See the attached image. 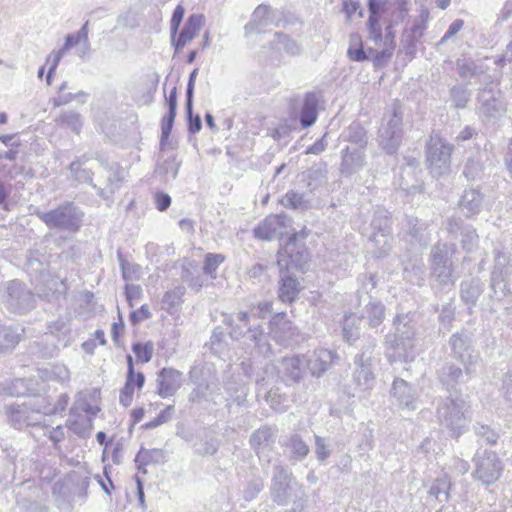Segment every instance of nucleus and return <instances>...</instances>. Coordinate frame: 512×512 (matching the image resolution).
I'll use <instances>...</instances> for the list:
<instances>
[{"instance_id":"nucleus-1","label":"nucleus","mask_w":512,"mask_h":512,"mask_svg":"<svg viewBox=\"0 0 512 512\" xmlns=\"http://www.w3.org/2000/svg\"><path fill=\"white\" fill-rule=\"evenodd\" d=\"M435 415L442 429L452 438L464 434L471 422L470 404L460 395L450 394L436 402Z\"/></svg>"},{"instance_id":"nucleus-2","label":"nucleus","mask_w":512,"mask_h":512,"mask_svg":"<svg viewBox=\"0 0 512 512\" xmlns=\"http://www.w3.org/2000/svg\"><path fill=\"white\" fill-rule=\"evenodd\" d=\"M272 312V303L269 301L259 302L250 312H238L228 322L231 326L230 335L238 340L246 337L258 348L270 350L267 336L259 324H251L252 318H265Z\"/></svg>"},{"instance_id":"nucleus-3","label":"nucleus","mask_w":512,"mask_h":512,"mask_svg":"<svg viewBox=\"0 0 512 512\" xmlns=\"http://www.w3.org/2000/svg\"><path fill=\"white\" fill-rule=\"evenodd\" d=\"M376 346L374 337L364 336L360 352L354 356L351 378L358 392L369 394L375 386V368L380 361Z\"/></svg>"},{"instance_id":"nucleus-4","label":"nucleus","mask_w":512,"mask_h":512,"mask_svg":"<svg viewBox=\"0 0 512 512\" xmlns=\"http://www.w3.org/2000/svg\"><path fill=\"white\" fill-rule=\"evenodd\" d=\"M395 333L386 336V356L390 361H411L415 357V323L409 314L397 315Z\"/></svg>"},{"instance_id":"nucleus-5","label":"nucleus","mask_w":512,"mask_h":512,"mask_svg":"<svg viewBox=\"0 0 512 512\" xmlns=\"http://www.w3.org/2000/svg\"><path fill=\"white\" fill-rule=\"evenodd\" d=\"M35 215L53 230L75 232L82 222L84 213L71 201H65L49 211H35Z\"/></svg>"},{"instance_id":"nucleus-6","label":"nucleus","mask_w":512,"mask_h":512,"mask_svg":"<svg viewBox=\"0 0 512 512\" xmlns=\"http://www.w3.org/2000/svg\"><path fill=\"white\" fill-rule=\"evenodd\" d=\"M403 113L398 104L385 113L378 130L379 146L389 155L397 152L403 138Z\"/></svg>"},{"instance_id":"nucleus-7","label":"nucleus","mask_w":512,"mask_h":512,"mask_svg":"<svg viewBox=\"0 0 512 512\" xmlns=\"http://www.w3.org/2000/svg\"><path fill=\"white\" fill-rule=\"evenodd\" d=\"M1 303L10 312L24 314L35 307V296L24 283L11 280L0 284Z\"/></svg>"},{"instance_id":"nucleus-8","label":"nucleus","mask_w":512,"mask_h":512,"mask_svg":"<svg viewBox=\"0 0 512 512\" xmlns=\"http://www.w3.org/2000/svg\"><path fill=\"white\" fill-rule=\"evenodd\" d=\"M453 146L438 134H432L426 145V159L433 176L441 177L450 172Z\"/></svg>"},{"instance_id":"nucleus-9","label":"nucleus","mask_w":512,"mask_h":512,"mask_svg":"<svg viewBox=\"0 0 512 512\" xmlns=\"http://www.w3.org/2000/svg\"><path fill=\"white\" fill-rule=\"evenodd\" d=\"M454 248L446 243H437L433 246L431 258V275L440 285H454L452 255Z\"/></svg>"},{"instance_id":"nucleus-10","label":"nucleus","mask_w":512,"mask_h":512,"mask_svg":"<svg viewBox=\"0 0 512 512\" xmlns=\"http://www.w3.org/2000/svg\"><path fill=\"white\" fill-rule=\"evenodd\" d=\"M300 489L294 480L292 473L281 464L273 468L270 495L272 500L279 505H286L294 497H297V491Z\"/></svg>"},{"instance_id":"nucleus-11","label":"nucleus","mask_w":512,"mask_h":512,"mask_svg":"<svg viewBox=\"0 0 512 512\" xmlns=\"http://www.w3.org/2000/svg\"><path fill=\"white\" fill-rule=\"evenodd\" d=\"M450 356L466 367L467 373L471 372V366H476L480 355L473 345L472 335L467 331L452 334L448 341Z\"/></svg>"},{"instance_id":"nucleus-12","label":"nucleus","mask_w":512,"mask_h":512,"mask_svg":"<svg viewBox=\"0 0 512 512\" xmlns=\"http://www.w3.org/2000/svg\"><path fill=\"white\" fill-rule=\"evenodd\" d=\"M370 241L375 245L376 257H384L391 250V221L389 212L383 208L375 210L371 221Z\"/></svg>"},{"instance_id":"nucleus-13","label":"nucleus","mask_w":512,"mask_h":512,"mask_svg":"<svg viewBox=\"0 0 512 512\" xmlns=\"http://www.w3.org/2000/svg\"><path fill=\"white\" fill-rule=\"evenodd\" d=\"M37 397L29 399L27 402L7 407L8 422L15 429L21 430L31 425L38 424L43 415L38 407Z\"/></svg>"},{"instance_id":"nucleus-14","label":"nucleus","mask_w":512,"mask_h":512,"mask_svg":"<svg viewBox=\"0 0 512 512\" xmlns=\"http://www.w3.org/2000/svg\"><path fill=\"white\" fill-rule=\"evenodd\" d=\"M309 252L304 243L298 241L297 235H292L279 252V267L304 272L309 262Z\"/></svg>"},{"instance_id":"nucleus-15","label":"nucleus","mask_w":512,"mask_h":512,"mask_svg":"<svg viewBox=\"0 0 512 512\" xmlns=\"http://www.w3.org/2000/svg\"><path fill=\"white\" fill-rule=\"evenodd\" d=\"M478 114L484 122H494L506 113V103L498 90L485 88L478 93Z\"/></svg>"},{"instance_id":"nucleus-16","label":"nucleus","mask_w":512,"mask_h":512,"mask_svg":"<svg viewBox=\"0 0 512 512\" xmlns=\"http://www.w3.org/2000/svg\"><path fill=\"white\" fill-rule=\"evenodd\" d=\"M475 477L484 484L494 483L503 470L502 463L495 452H478L475 457Z\"/></svg>"},{"instance_id":"nucleus-17","label":"nucleus","mask_w":512,"mask_h":512,"mask_svg":"<svg viewBox=\"0 0 512 512\" xmlns=\"http://www.w3.org/2000/svg\"><path fill=\"white\" fill-rule=\"evenodd\" d=\"M476 373V366H471V372L467 373L466 367L456 365L452 362H446L438 371V380L444 389L450 394L456 392L457 386L466 383Z\"/></svg>"},{"instance_id":"nucleus-18","label":"nucleus","mask_w":512,"mask_h":512,"mask_svg":"<svg viewBox=\"0 0 512 512\" xmlns=\"http://www.w3.org/2000/svg\"><path fill=\"white\" fill-rule=\"evenodd\" d=\"M391 397L401 409L414 411L417 408L418 394L416 390L405 380L395 378L390 390Z\"/></svg>"},{"instance_id":"nucleus-19","label":"nucleus","mask_w":512,"mask_h":512,"mask_svg":"<svg viewBox=\"0 0 512 512\" xmlns=\"http://www.w3.org/2000/svg\"><path fill=\"white\" fill-rule=\"evenodd\" d=\"M280 377L287 383L300 382L305 373V355H292L282 358L278 366Z\"/></svg>"},{"instance_id":"nucleus-20","label":"nucleus","mask_w":512,"mask_h":512,"mask_svg":"<svg viewBox=\"0 0 512 512\" xmlns=\"http://www.w3.org/2000/svg\"><path fill=\"white\" fill-rule=\"evenodd\" d=\"M289 222L286 215H270L267 216L254 229V235L261 240H272L285 233V229Z\"/></svg>"},{"instance_id":"nucleus-21","label":"nucleus","mask_w":512,"mask_h":512,"mask_svg":"<svg viewBox=\"0 0 512 512\" xmlns=\"http://www.w3.org/2000/svg\"><path fill=\"white\" fill-rule=\"evenodd\" d=\"M296 334V329L287 319L285 313H278L272 317L269 323L267 336L281 345H288Z\"/></svg>"},{"instance_id":"nucleus-22","label":"nucleus","mask_w":512,"mask_h":512,"mask_svg":"<svg viewBox=\"0 0 512 512\" xmlns=\"http://www.w3.org/2000/svg\"><path fill=\"white\" fill-rule=\"evenodd\" d=\"M404 161L405 164L400 175L399 186L408 194L420 193L422 185L416 179L417 173L421 171L419 160L414 157L405 156Z\"/></svg>"},{"instance_id":"nucleus-23","label":"nucleus","mask_w":512,"mask_h":512,"mask_svg":"<svg viewBox=\"0 0 512 512\" xmlns=\"http://www.w3.org/2000/svg\"><path fill=\"white\" fill-rule=\"evenodd\" d=\"M387 0H369L368 11L369 18L367 21V28L369 32V39L376 45L382 42V27L380 19L385 12Z\"/></svg>"},{"instance_id":"nucleus-24","label":"nucleus","mask_w":512,"mask_h":512,"mask_svg":"<svg viewBox=\"0 0 512 512\" xmlns=\"http://www.w3.org/2000/svg\"><path fill=\"white\" fill-rule=\"evenodd\" d=\"M158 394L162 398L173 396L182 385V373L173 368H163L157 376Z\"/></svg>"},{"instance_id":"nucleus-25","label":"nucleus","mask_w":512,"mask_h":512,"mask_svg":"<svg viewBox=\"0 0 512 512\" xmlns=\"http://www.w3.org/2000/svg\"><path fill=\"white\" fill-rule=\"evenodd\" d=\"M86 162L87 157L81 156L70 163L68 170L70 171L72 178L78 183H87L91 185V187L96 190V193L99 197L108 201L109 196L106 193V190L104 188L98 187L93 183V172L89 169L83 168V165H85Z\"/></svg>"},{"instance_id":"nucleus-26","label":"nucleus","mask_w":512,"mask_h":512,"mask_svg":"<svg viewBox=\"0 0 512 512\" xmlns=\"http://www.w3.org/2000/svg\"><path fill=\"white\" fill-rule=\"evenodd\" d=\"M276 433V428L264 425L251 434L249 443L259 459H262L265 451L275 443Z\"/></svg>"},{"instance_id":"nucleus-27","label":"nucleus","mask_w":512,"mask_h":512,"mask_svg":"<svg viewBox=\"0 0 512 512\" xmlns=\"http://www.w3.org/2000/svg\"><path fill=\"white\" fill-rule=\"evenodd\" d=\"M335 353L327 349L315 350L309 357L305 356V366L312 376L321 377L330 367Z\"/></svg>"},{"instance_id":"nucleus-28","label":"nucleus","mask_w":512,"mask_h":512,"mask_svg":"<svg viewBox=\"0 0 512 512\" xmlns=\"http://www.w3.org/2000/svg\"><path fill=\"white\" fill-rule=\"evenodd\" d=\"M365 165V149L346 147L341 151L340 171L346 176L359 172Z\"/></svg>"},{"instance_id":"nucleus-29","label":"nucleus","mask_w":512,"mask_h":512,"mask_svg":"<svg viewBox=\"0 0 512 512\" xmlns=\"http://www.w3.org/2000/svg\"><path fill=\"white\" fill-rule=\"evenodd\" d=\"M279 298L284 303L293 302L299 292L300 283L292 270L280 267Z\"/></svg>"},{"instance_id":"nucleus-30","label":"nucleus","mask_w":512,"mask_h":512,"mask_svg":"<svg viewBox=\"0 0 512 512\" xmlns=\"http://www.w3.org/2000/svg\"><path fill=\"white\" fill-rule=\"evenodd\" d=\"M320 94L316 92H307L303 97V103L299 115V122L303 128L312 126L318 117V105Z\"/></svg>"},{"instance_id":"nucleus-31","label":"nucleus","mask_w":512,"mask_h":512,"mask_svg":"<svg viewBox=\"0 0 512 512\" xmlns=\"http://www.w3.org/2000/svg\"><path fill=\"white\" fill-rule=\"evenodd\" d=\"M168 112L161 120V139L160 146L164 149L166 142L171 134L177 111V88L173 87L168 96H166Z\"/></svg>"},{"instance_id":"nucleus-32","label":"nucleus","mask_w":512,"mask_h":512,"mask_svg":"<svg viewBox=\"0 0 512 512\" xmlns=\"http://www.w3.org/2000/svg\"><path fill=\"white\" fill-rule=\"evenodd\" d=\"M204 23V16L201 14H192L188 17L183 30L178 38L174 37L172 44L176 51L181 50L189 41L195 38Z\"/></svg>"},{"instance_id":"nucleus-33","label":"nucleus","mask_w":512,"mask_h":512,"mask_svg":"<svg viewBox=\"0 0 512 512\" xmlns=\"http://www.w3.org/2000/svg\"><path fill=\"white\" fill-rule=\"evenodd\" d=\"M384 47L381 51L373 48H369V53L372 57V61L376 67H381L392 57L396 44H395V33L391 25H388L385 29Z\"/></svg>"},{"instance_id":"nucleus-34","label":"nucleus","mask_w":512,"mask_h":512,"mask_svg":"<svg viewBox=\"0 0 512 512\" xmlns=\"http://www.w3.org/2000/svg\"><path fill=\"white\" fill-rule=\"evenodd\" d=\"M483 200L484 196L479 189H467L459 200V207L466 217H472L481 212Z\"/></svg>"},{"instance_id":"nucleus-35","label":"nucleus","mask_w":512,"mask_h":512,"mask_svg":"<svg viewBox=\"0 0 512 512\" xmlns=\"http://www.w3.org/2000/svg\"><path fill=\"white\" fill-rule=\"evenodd\" d=\"M404 221V236H409V241L411 243H417L420 246H425L427 244V238L425 237L427 224L412 216H406Z\"/></svg>"},{"instance_id":"nucleus-36","label":"nucleus","mask_w":512,"mask_h":512,"mask_svg":"<svg viewBox=\"0 0 512 512\" xmlns=\"http://www.w3.org/2000/svg\"><path fill=\"white\" fill-rule=\"evenodd\" d=\"M272 10L268 5H259L253 12L250 22L246 25L249 32L261 33L266 27L271 25Z\"/></svg>"},{"instance_id":"nucleus-37","label":"nucleus","mask_w":512,"mask_h":512,"mask_svg":"<svg viewBox=\"0 0 512 512\" xmlns=\"http://www.w3.org/2000/svg\"><path fill=\"white\" fill-rule=\"evenodd\" d=\"M483 293V284L478 278L463 281L460 285L461 300L471 309Z\"/></svg>"},{"instance_id":"nucleus-38","label":"nucleus","mask_w":512,"mask_h":512,"mask_svg":"<svg viewBox=\"0 0 512 512\" xmlns=\"http://www.w3.org/2000/svg\"><path fill=\"white\" fill-rule=\"evenodd\" d=\"M23 332L24 329L20 325H0V352L18 344Z\"/></svg>"},{"instance_id":"nucleus-39","label":"nucleus","mask_w":512,"mask_h":512,"mask_svg":"<svg viewBox=\"0 0 512 512\" xmlns=\"http://www.w3.org/2000/svg\"><path fill=\"white\" fill-rule=\"evenodd\" d=\"M422 27L419 24H413L410 30H404L401 38L402 50L409 60H411L416 54V38L421 37Z\"/></svg>"},{"instance_id":"nucleus-40","label":"nucleus","mask_w":512,"mask_h":512,"mask_svg":"<svg viewBox=\"0 0 512 512\" xmlns=\"http://www.w3.org/2000/svg\"><path fill=\"white\" fill-rule=\"evenodd\" d=\"M55 122L58 126L68 128L77 135L80 134L83 126L82 116L74 110L62 111Z\"/></svg>"},{"instance_id":"nucleus-41","label":"nucleus","mask_w":512,"mask_h":512,"mask_svg":"<svg viewBox=\"0 0 512 512\" xmlns=\"http://www.w3.org/2000/svg\"><path fill=\"white\" fill-rule=\"evenodd\" d=\"M361 319L355 314L346 315L343 322L342 335L345 342L353 345L360 337L359 324Z\"/></svg>"},{"instance_id":"nucleus-42","label":"nucleus","mask_w":512,"mask_h":512,"mask_svg":"<svg viewBox=\"0 0 512 512\" xmlns=\"http://www.w3.org/2000/svg\"><path fill=\"white\" fill-rule=\"evenodd\" d=\"M37 400L44 418L64 411L68 405L69 397L67 394H61L55 404H52L46 397L37 396Z\"/></svg>"},{"instance_id":"nucleus-43","label":"nucleus","mask_w":512,"mask_h":512,"mask_svg":"<svg viewBox=\"0 0 512 512\" xmlns=\"http://www.w3.org/2000/svg\"><path fill=\"white\" fill-rule=\"evenodd\" d=\"M290 450V459L292 461H302L309 454V446L298 434L291 435L285 443Z\"/></svg>"},{"instance_id":"nucleus-44","label":"nucleus","mask_w":512,"mask_h":512,"mask_svg":"<svg viewBox=\"0 0 512 512\" xmlns=\"http://www.w3.org/2000/svg\"><path fill=\"white\" fill-rule=\"evenodd\" d=\"M165 461V451L162 449H144L141 448L136 455L135 462L139 464L138 469L146 472L141 466L150 463H163Z\"/></svg>"},{"instance_id":"nucleus-45","label":"nucleus","mask_w":512,"mask_h":512,"mask_svg":"<svg viewBox=\"0 0 512 512\" xmlns=\"http://www.w3.org/2000/svg\"><path fill=\"white\" fill-rule=\"evenodd\" d=\"M363 317L368 320L369 326L378 327L384 320L385 307L381 302H369L363 311Z\"/></svg>"},{"instance_id":"nucleus-46","label":"nucleus","mask_w":512,"mask_h":512,"mask_svg":"<svg viewBox=\"0 0 512 512\" xmlns=\"http://www.w3.org/2000/svg\"><path fill=\"white\" fill-rule=\"evenodd\" d=\"M345 140L356 144L358 148L365 149L368 143L367 131L359 123L353 122L345 132Z\"/></svg>"},{"instance_id":"nucleus-47","label":"nucleus","mask_w":512,"mask_h":512,"mask_svg":"<svg viewBox=\"0 0 512 512\" xmlns=\"http://www.w3.org/2000/svg\"><path fill=\"white\" fill-rule=\"evenodd\" d=\"M450 487L451 483L447 476L437 478L429 488V496L434 497L439 503L446 502L449 498Z\"/></svg>"},{"instance_id":"nucleus-48","label":"nucleus","mask_w":512,"mask_h":512,"mask_svg":"<svg viewBox=\"0 0 512 512\" xmlns=\"http://www.w3.org/2000/svg\"><path fill=\"white\" fill-rule=\"evenodd\" d=\"M348 57L352 61L363 62L371 59L369 49L365 51L362 46L361 37L358 34H352L350 36V45L347 51Z\"/></svg>"},{"instance_id":"nucleus-49","label":"nucleus","mask_w":512,"mask_h":512,"mask_svg":"<svg viewBox=\"0 0 512 512\" xmlns=\"http://www.w3.org/2000/svg\"><path fill=\"white\" fill-rule=\"evenodd\" d=\"M184 293L185 288L183 286H176L167 291L162 298L163 308L169 313L177 310L182 304Z\"/></svg>"},{"instance_id":"nucleus-50","label":"nucleus","mask_w":512,"mask_h":512,"mask_svg":"<svg viewBox=\"0 0 512 512\" xmlns=\"http://www.w3.org/2000/svg\"><path fill=\"white\" fill-rule=\"evenodd\" d=\"M510 263V256L503 252H497L494 259V268L492 271V281L501 282L507 275V267Z\"/></svg>"},{"instance_id":"nucleus-51","label":"nucleus","mask_w":512,"mask_h":512,"mask_svg":"<svg viewBox=\"0 0 512 512\" xmlns=\"http://www.w3.org/2000/svg\"><path fill=\"white\" fill-rule=\"evenodd\" d=\"M119 264L122 271V277L125 281L139 280L142 276V267L139 264L131 263L118 253Z\"/></svg>"},{"instance_id":"nucleus-52","label":"nucleus","mask_w":512,"mask_h":512,"mask_svg":"<svg viewBox=\"0 0 512 512\" xmlns=\"http://www.w3.org/2000/svg\"><path fill=\"white\" fill-rule=\"evenodd\" d=\"M225 261L223 254L207 253L203 263V273L211 279H216L218 267Z\"/></svg>"},{"instance_id":"nucleus-53","label":"nucleus","mask_w":512,"mask_h":512,"mask_svg":"<svg viewBox=\"0 0 512 512\" xmlns=\"http://www.w3.org/2000/svg\"><path fill=\"white\" fill-rule=\"evenodd\" d=\"M67 426L76 435L85 436L90 429L91 419L76 413L75 416H71V418L68 419Z\"/></svg>"},{"instance_id":"nucleus-54","label":"nucleus","mask_w":512,"mask_h":512,"mask_svg":"<svg viewBox=\"0 0 512 512\" xmlns=\"http://www.w3.org/2000/svg\"><path fill=\"white\" fill-rule=\"evenodd\" d=\"M461 245L467 253L474 251L478 247L479 236L471 225H466L461 233Z\"/></svg>"},{"instance_id":"nucleus-55","label":"nucleus","mask_w":512,"mask_h":512,"mask_svg":"<svg viewBox=\"0 0 512 512\" xmlns=\"http://www.w3.org/2000/svg\"><path fill=\"white\" fill-rule=\"evenodd\" d=\"M450 94L456 108H465L471 97V92L462 85L453 86Z\"/></svg>"},{"instance_id":"nucleus-56","label":"nucleus","mask_w":512,"mask_h":512,"mask_svg":"<svg viewBox=\"0 0 512 512\" xmlns=\"http://www.w3.org/2000/svg\"><path fill=\"white\" fill-rule=\"evenodd\" d=\"M180 163L177 162L175 157H169L164 160L157 168V172L164 175L166 179L174 180L179 171Z\"/></svg>"},{"instance_id":"nucleus-57","label":"nucleus","mask_w":512,"mask_h":512,"mask_svg":"<svg viewBox=\"0 0 512 512\" xmlns=\"http://www.w3.org/2000/svg\"><path fill=\"white\" fill-rule=\"evenodd\" d=\"M218 447V441L214 438L201 439L194 444L195 452L200 456L213 455L217 452Z\"/></svg>"},{"instance_id":"nucleus-58","label":"nucleus","mask_w":512,"mask_h":512,"mask_svg":"<svg viewBox=\"0 0 512 512\" xmlns=\"http://www.w3.org/2000/svg\"><path fill=\"white\" fill-rule=\"evenodd\" d=\"M282 204L285 207H289L295 210H303L307 207L303 195L294 191H289L285 194V196L282 199Z\"/></svg>"},{"instance_id":"nucleus-59","label":"nucleus","mask_w":512,"mask_h":512,"mask_svg":"<svg viewBox=\"0 0 512 512\" xmlns=\"http://www.w3.org/2000/svg\"><path fill=\"white\" fill-rule=\"evenodd\" d=\"M276 47L277 49H283L290 55H297L300 53L299 45L284 34H277Z\"/></svg>"},{"instance_id":"nucleus-60","label":"nucleus","mask_w":512,"mask_h":512,"mask_svg":"<svg viewBox=\"0 0 512 512\" xmlns=\"http://www.w3.org/2000/svg\"><path fill=\"white\" fill-rule=\"evenodd\" d=\"M132 351L136 355L138 361L141 363H148L152 358L153 345L151 343H134Z\"/></svg>"},{"instance_id":"nucleus-61","label":"nucleus","mask_w":512,"mask_h":512,"mask_svg":"<svg viewBox=\"0 0 512 512\" xmlns=\"http://www.w3.org/2000/svg\"><path fill=\"white\" fill-rule=\"evenodd\" d=\"M315 455L321 463H324L331 455L326 439L318 435H315Z\"/></svg>"},{"instance_id":"nucleus-62","label":"nucleus","mask_w":512,"mask_h":512,"mask_svg":"<svg viewBox=\"0 0 512 512\" xmlns=\"http://www.w3.org/2000/svg\"><path fill=\"white\" fill-rule=\"evenodd\" d=\"M64 53L59 50H53L46 59V63L49 64V69L46 77V82L48 85H51L52 75L57 69L61 59L63 58Z\"/></svg>"},{"instance_id":"nucleus-63","label":"nucleus","mask_w":512,"mask_h":512,"mask_svg":"<svg viewBox=\"0 0 512 512\" xmlns=\"http://www.w3.org/2000/svg\"><path fill=\"white\" fill-rule=\"evenodd\" d=\"M30 428V434L34 440L39 444H45L44 439L47 438L48 434V424L45 422V417L38 424L31 425Z\"/></svg>"},{"instance_id":"nucleus-64","label":"nucleus","mask_w":512,"mask_h":512,"mask_svg":"<svg viewBox=\"0 0 512 512\" xmlns=\"http://www.w3.org/2000/svg\"><path fill=\"white\" fill-rule=\"evenodd\" d=\"M47 378L59 382H65L69 379V371L64 365H54L46 369Z\"/></svg>"}]
</instances>
